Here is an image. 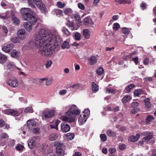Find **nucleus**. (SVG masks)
<instances>
[{
  "label": "nucleus",
  "mask_w": 156,
  "mask_h": 156,
  "mask_svg": "<svg viewBox=\"0 0 156 156\" xmlns=\"http://www.w3.org/2000/svg\"><path fill=\"white\" fill-rule=\"evenodd\" d=\"M47 32L46 28H41L37 33L34 41L30 43H34L39 48L38 52L43 55L50 56L56 53V48L61 39L56 30L54 34H47Z\"/></svg>",
  "instance_id": "1"
},
{
  "label": "nucleus",
  "mask_w": 156,
  "mask_h": 156,
  "mask_svg": "<svg viewBox=\"0 0 156 156\" xmlns=\"http://www.w3.org/2000/svg\"><path fill=\"white\" fill-rule=\"evenodd\" d=\"M75 105H73L69 110L66 112V116H63L60 117V119L63 121L71 123L75 121V115L80 113V111L76 108Z\"/></svg>",
  "instance_id": "2"
},
{
  "label": "nucleus",
  "mask_w": 156,
  "mask_h": 156,
  "mask_svg": "<svg viewBox=\"0 0 156 156\" xmlns=\"http://www.w3.org/2000/svg\"><path fill=\"white\" fill-rule=\"evenodd\" d=\"M21 13L24 20H25L30 21L33 19L34 21H35V17L32 15V12L31 9L28 8H22L21 9Z\"/></svg>",
  "instance_id": "3"
},
{
  "label": "nucleus",
  "mask_w": 156,
  "mask_h": 156,
  "mask_svg": "<svg viewBox=\"0 0 156 156\" xmlns=\"http://www.w3.org/2000/svg\"><path fill=\"white\" fill-rule=\"evenodd\" d=\"M30 21L27 20L28 22L24 23V27L25 29L28 31H30L32 29V26L36 23L37 20L35 18V21H34L33 19H31Z\"/></svg>",
  "instance_id": "4"
},
{
  "label": "nucleus",
  "mask_w": 156,
  "mask_h": 156,
  "mask_svg": "<svg viewBox=\"0 0 156 156\" xmlns=\"http://www.w3.org/2000/svg\"><path fill=\"white\" fill-rule=\"evenodd\" d=\"M42 115L43 119H48L54 115V111L51 110H44L42 112Z\"/></svg>",
  "instance_id": "5"
},
{
  "label": "nucleus",
  "mask_w": 156,
  "mask_h": 156,
  "mask_svg": "<svg viewBox=\"0 0 156 156\" xmlns=\"http://www.w3.org/2000/svg\"><path fill=\"white\" fill-rule=\"evenodd\" d=\"M3 113L7 115L15 116H17L19 115V113L17 111L13 109H5L3 111Z\"/></svg>",
  "instance_id": "6"
},
{
  "label": "nucleus",
  "mask_w": 156,
  "mask_h": 156,
  "mask_svg": "<svg viewBox=\"0 0 156 156\" xmlns=\"http://www.w3.org/2000/svg\"><path fill=\"white\" fill-rule=\"evenodd\" d=\"M83 22L86 26L92 27L94 22L92 19L89 16L85 17L83 20Z\"/></svg>",
  "instance_id": "7"
},
{
  "label": "nucleus",
  "mask_w": 156,
  "mask_h": 156,
  "mask_svg": "<svg viewBox=\"0 0 156 156\" xmlns=\"http://www.w3.org/2000/svg\"><path fill=\"white\" fill-rule=\"evenodd\" d=\"M144 135L145 137L143 138L142 140L144 142L148 141L150 139H152L153 136V134L150 132H145Z\"/></svg>",
  "instance_id": "8"
},
{
  "label": "nucleus",
  "mask_w": 156,
  "mask_h": 156,
  "mask_svg": "<svg viewBox=\"0 0 156 156\" xmlns=\"http://www.w3.org/2000/svg\"><path fill=\"white\" fill-rule=\"evenodd\" d=\"M7 83L11 87H15L18 85V81L16 78H12L9 80Z\"/></svg>",
  "instance_id": "9"
},
{
  "label": "nucleus",
  "mask_w": 156,
  "mask_h": 156,
  "mask_svg": "<svg viewBox=\"0 0 156 156\" xmlns=\"http://www.w3.org/2000/svg\"><path fill=\"white\" fill-rule=\"evenodd\" d=\"M34 3L40 9L44 10L46 7L44 4L43 3L41 0H33Z\"/></svg>",
  "instance_id": "10"
},
{
  "label": "nucleus",
  "mask_w": 156,
  "mask_h": 156,
  "mask_svg": "<svg viewBox=\"0 0 156 156\" xmlns=\"http://www.w3.org/2000/svg\"><path fill=\"white\" fill-rule=\"evenodd\" d=\"M61 127L62 131L65 133L69 131L70 129V126L66 122L62 123Z\"/></svg>",
  "instance_id": "11"
},
{
  "label": "nucleus",
  "mask_w": 156,
  "mask_h": 156,
  "mask_svg": "<svg viewBox=\"0 0 156 156\" xmlns=\"http://www.w3.org/2000/svg\"><path fill=\"white\" fill-rule=\"evenodd\" d=\"M13 47V44L10 43L2 47V49L5 52L8 53L10 52Z\"/></svg>",
  "instance_id": "12"
},
{
  "label": "nucleus",
  "mask_w": 156,
  "mask_h": 156,
  "mask_svg": "<svg viewBox=\"0 0 156 156\" xmlns=\"http://www.w3.org/2000/svg\"><path fill=\"white\" fill-rule=\"evenodd\" d=\"M87 118V117L86 116L85 114L81 115L78 119L81 125L84 124L86 121Z\"/></svg>",
  "instance_id": "13"
},
{
  "label": "nucleus",
  "mask_w": 156,
  "mask_h": 156,
  "mask_svg": "<svg viewBox=\"0 0 156 156\" xmlns=\"http://www.w3.org/2000/svg\"><path fill=\"white\" fill-rule=\"evenodd\" d=\"M27 123L28 127L30 129H33L36 125V122L33 120H28Z\"/></svg>",
  "instance_id": "14"
},
{
  "label": "nucleus",
  "mask_w": 156,
  "mask_h": 156,
  "mask_svg": "<svg viewBox=\"0 0 156 156\" xmlns=\"http://www.w3.org/2000/svg\"><path fill=\"white\" fill-rule=\"evenodd\" d=\"M20 54V51L14 49L11 52V55L13 58H17L19 57Z\"/></svg>",
  "instance_id": "15"
},
{
  "label": "nucleus",
  "mask_w": 156,
  "mask_h": 156,
  "mask_svg": "<svg viewBox=\"0 0 156 156\" xmlns=\"http://www.w3.org/2000/svg\"><path fill=\"white\" fill-rule=\"evenodd\" d=\"M36 143L35 140L33 139H31L28 141V146L31 149L34 148L36 146Z\"/></svg>",
  "instance_id": "16"
},
{
  "label": "nucleus",
  "mask_w": 156,
  "mask_h": 156,
  "mask_svg": "<svg viewBox=\"0 0 156 156\" xmlns=\"http://www.w3.org/2000/svg\"><path fill=\"white\" fill-rule=\"evenodd\" d=\"M140 137V135L138 133L136 134V136H130L129 139V141L134 142L137 141Z\"/></svg>",
  "instance_id": "17"
},
{
  "label": "nucleus",
  "mask_w": 156,
  "mask_h": 156,
  "mask_svg": "<svg viewBox=\"0 0 156 156\" xmlns=\"http://www.w3.org/2000/svg\"><path fill=\"white\" fill-rule=\"evenodd\" d=\"M6 66L8 69L11 70H13L16 67L13 63L12 62H7Z\"/></svg>",
  "instance_id": "18"
},
{
  "label": "nucleus",
  "mask_w": 156,
  "mask_h": 156,
  "mask_svg": "<svg viewBox=\"0 0 156 156\" xmlns=\"http://www.w3.org/2000/svg\"><path fill=\"white\" fill-rule=\"evenodd\" d=\"M90 64L92 65L97 62V58L94 56H91L89 60Z\"/></svg>",
  "instance_id": "19"
},
{
  "label": "nucleus",
  "mask_w": 156,
  "mask_h": 156,
  "mask_svg": "<svg viewBox=\"0 0 156 156\" xmlns=\"http://www.w3.org/2000/svg\"><path fill=\"white\" fill-rule=\"evenodd\" d=\"M25 33V30L24 29H21L18 31L17 34L19 37L21 39H23Z\"/></svg>",
  "instance_id": "20"
},
{
  "label": "nucleus",
  "mask_w": 156,
  "mask_h": 156,
  "mask_svg": "<svg viewBox=\"0 0 156 156\" xmlns=\"http://www.w3.org/2000/svg\"><path fill=\"white\" fill-rule=\"evenodd\" d=\"M56 153L57 156H64V151L63 148L59 149L58 148L56 149Z\"/></svg>",
  "instance_id": "21"
},
{
  "label": "nucleus",
  "mask_w": 156,
  "mask_h": 156,
  "mask_svg": "<svg viewBox=\"0 0 156 156\" xmlns=\"http://www.w3.org/2000/svg\"><path fill=\"white\" fill-rule=\"evenodd\" d=\"M7 58L6 56L0 53V63L3 64L7 60Z\"/></svg>",
  "instance_id": "22"
},
{
  "label": "nucleus",
  "mask_w": 156,
  "mask_h": 156,
  "mask_svg": "<svg viewBox=\"0 0 156 156\" xmlns=\"http://www.w3.org/2000/svg\"><path fill=\"white\" fill-rule=\"evenodd\" d=\"M92 89L94 93L98 91L99 89L98 86L94 82L92 83Z\"/></svg>",
  "instance_id": "23"
},
{
  "label": "nucleus",
  "mask_w": 156,
  "mask_h": 156,
  "mask_svg": "<svg viewBox=\"0 0 156 156\" xmlns=\"http://www.w3.org/2000/svg\"><path fill=\"white\" fill-rule=\"evenodd\" d=\"M115 2L120 4H125L126 3L129 4L131 3L130 1L127 0H115Z\"/></svg>",
  "instance_id": "24"
},
{
  "label": "nucleus",
  "mask_w": 156,
  "mask_h": 156,
  "mask_svg": "<svg viewBox=\"0 0 156 156\" xmlns=\"http://www.w3.org/2000/svg\"><path fill=\"white\" fill-rule=\"evenodd\" d=\"M106 134L108 136H110L115 137L116 136L117 133L110 129L107 130Z\"/></svg>",
  "instance_id": "25"
},
{
  "label": "nucleus",
  "mask_w": 156,
  "mask_h": 156,
  "mask_svg": "<svg viewBox=\"0 0 156 156\" xmlns=\"http://www.w3.org/2000/svg\"><path fill=\"white\" fill-rule=\"evenodd\" d=\"M63 12L65 15H69L73 13V11L71 9L67 8L64 9Z\"/></svg>",
  "instance_id": "26"
},
{
  "label": "nucleus",
  "mask_w": 156,
  "mask_h": 156,
  "mask_svg": "<svg viewBox=\"0 0 156 156\" xmlns=\"http://www.w3.org/2000/svg\"><path fill=\"white\" fill-rule=\"evenodd\" d=\"M55 145L56 146V149L58 148L59 149L63 148L62 147L64 146V145L63 143L58 141H55Z\"/></svg>",
  "instance_id": "27"
},
{
  "label": "nucleus",
  "mask_w": 156,
  "mask_h": 156,
  "mask_svg": "<svg viewBox=\"0 0 156 156\" xmlns=\"http://www.w3.org/2000/svg\"><path fill=\"white\" fill-rule=\"evenodd\" d=\"M150 100L149 98H145L144 100L145 105L148 108H151V104L150 103Z\"/></svg>",
  "instance_id": "28"
},
{
  "label": "nucleus",
  "mask_w": 156,
  "mask_h": 156,
  "mask_svg": "<svg viewBox=\"0 0 156 156\" xmlns=\"http://www.w3.org/2000/svg\"><path fill=\"white\" fill-rule=\"evenodd\" d=\"M131 99L132 98L130 95H126L122 99V102L123 103H126Z\"/></svg>",
  "instance_id": "29"
},
{
  "label": "nucleus",
  "mask_w": 156,
  "mask_h": 156,
  "mask_svg": "<svg viewBox=\"0 0 156 156\" xmlns=\"http://www.w3.org/2000/svg\"><path fill=\"white\" fill-rule=\"evenodd\" d=\"M61 122V121L59 120H56L55 121V124L54 125H50L51 128H55L58 129V126L59 124Z\"/></svg>",
  "instance_id": "30"
},
{
  "label": "nucleus",
  "mask_w": 156,
  "mask_h": 156,
  "mask_svg": "<svg viewBox=\"0 0 156 156\" xmlns=\"http://www.w3.org/2000/svg\"><path fill=\"white\" fill-rule=\"evenodd\" d=\"M143 91L140 89H137L135 90L134 92V94L135 96H138L140 95L143 93Z\"/></svg>",
  "instance_id": "31"
},
{
  "label": "nucleus",
  "mask_w": 156,
  "mask_h": 156,
  "mask_svg": "<svg viewBox=\"0 0 156 156\" xmlns=\"http://www.w3.org/2000/svg\"><path fill=\"white\" fill-rule=\"evenodd\" d=\"M67 26L70 28L72 30H76L78 28V27L75 26L74 23L67 24Z\"/></svg>",
  "instance_id": "32"
},
{
  "label": "nucleus",
  "mask_w": 156,
  "mask_h": 156,
  "mask_svg": "<svg viewBox=\"0 0 156 156\" xmlns=\"http://www.w3.org/2000/svg\"><path fill=\"white\" fill-rule=\"evenodd\" d=\"M83 35L87 39H88L90 37V34L89 33V30L87 29H84L83 30Z\"/></svg>",
  "instance_id": "33"
},
{
  "label": "nucleus",
  "mask_w": 156,
  "mask_h": 156,
  "mask_svg": "<svg viewBox=\"0 0 156 156\" xmlns=\"http://www.w3.org/2000/svg\"><path fill=\"white\" fill-rule=\"evenodd\" d=\"M104 70L102 67H100L97 69L96 73L98 75H101L104 73Z\"/></svg>",
  "instance_id": "34"
},
{
  "label": "nucleus",
  "mask_w": 156,
  "mask_h": 156,
  "mask_svg": "<svg viewBox=\"0 0 156 156\" xmlns=\"http://www.w3.org/2000/svg\"><path fill=\"white\" fill-rule=\"evenodd\" d=\"M105 92L106 93H111L112 94H115L116 93V91L113 89L109 88H107L105 89Z\"/></svg>",
  "instance_id": "35"
},
{
  "label": "nucleus",
  "mask_w": 156,
  "mask_h": 156,
  "mask_svg": "<svg viewBox=\"0 0 156 156\" xmlns=\"http://www.w3.org/2000/svg\"><path fill=\"white\" fill-rule=\"evenodd\" d=\"M61 47L63 49L69 48V42L66 41H64L63 43L62 44Z\"/></svg>",
  "instance_id": "36"
},
{
  "label": "nucleus",
  "mask_w": 156,
  "mask_h": 156,
  "mask_svg": "<svg viewBox=\"0 0 156 156\" xmlns=\"http://www.w3.org/2000/svg\"><path fill=\"white\" fill-rule=\"evenodd\" d=\"M56 5L57 6L60 8H63L66 5L65 3H62L61 2H57Z\"/></svg>",
  "instance_id": "37"
},
{
  "label": "nucleus",
  "mask_w": 156,
  "mask_h": 156,
  "mask_svg": "<svg viewBox=\"0 0 156 156\" xmlns=\"http://www.w3.org/2000/svg\"><path fill=\"white\" fill-rule=\"evenodd\" d=\"M58 136L57 134L53 133L51 134L49 137V139L51 141H53L55 140L58 137Z\"/></svg>",
  "instance_id": "38"
},
{
  "label": "nucleus",
  "mask_w": 156,
  "mask_h": 156,
  "mask_svg": "<svg viewBox=\"0 0 156 156\" xmlns=\"http://www.w3.org/2000/svg\"><path fill=\"white\" fill-rule=\"evenodd\" d=\"M12 20L13 23L15 25H17L20 23V20L17 17L15 16H13L12 17Z\"/></svg>",
  "instance_id": "39"
},
{
  "label": "nucleus",
  "mask_w": 156,
  "mask_h": 156,
  "mask_svg": "<svg viewBox=\"0 0 156 156\" xmlns=\"http://www.w3.org/2000/svg\"><path fill=\"white\" fill-rule=\"evenodd\" d=\"M66 136L68 139L72 140L74 138L75 135L73 133H68L66 134Z\"/></svg>",
  "instance_id": "40"
},
{
  "label": "nucleus",
  "mask_w": 156,
  "mask_h": 156,
  "mask_svg": "<svg viewBox=\"0 0 156 156\" xmlns=\"http://www.w3.org/2000/svg\"><path fill=\"white\" fill-rule=\"evenodd\" d=\"M62 31L65 34L66 36H69L71 34V33L65 27H63L62 29Z\"/></svg>",
  "instance_id": "41"
},
{
  "label": "nucleus",
  "mask_w": 156,
  "mask_h": 156,
  "mask_svg": "<svg viewBox=\"0 0 156 156\" xmlns=\"http://www.w3.org/2000/svg\"><path fill=\"white\" fill-rule=\"evenodd\" d=\"M24 146L20 144H18L16 147V149L18 151H21L23 150Z\"/></svg>",
  "instance_id": "42"
},
{
  "label": "nucleus",
  "mask_w": 156,
  "mask_h": 156,
  "mask_svg": "<svg viewBox=\"0 0 156 156\" xmlns=\"http://www.w3.org/2000/svg\"><path fill=\"white\" fill-rule=\"evenodd\" d=\"M55 12L56 15L58 16H60L63 13L62 10L59 9H55Z\"/></svg>",
  "instance_id": "43"
},
{
  "label": "nucleus",
  "mask_w": 156,
  "mask_h": 156,
  "mask_svg": "<svg viewBox=\"0 0 156 156\" xmlns=\"http://www.w3.org/2000/svg\"><path fill=\"white\" fill-rule=\"evenodd\" d=\"M52 63V61L51 60H48L45 63V67L46 69L48 68L51 66Z\"/></svg>",
  "instance_id": "44"
},
{
  "label": "nucleus",
  "mask_w": 156,
  "mask_h": 156,
  "mask_svg": "<svg viewBox=\"0 0 156 156\" xmlns=\"http://www.w3.org/2000/svg\"><path fill=\"white\" fill-rule=\"evenodd\" d=\"M101 140L103 142L106 140L107 139V137L105 134H101L100 136Z\"/></svg>",
  "instance_id": "45"
},
{
  "label": "nucleus",
  "mask_w": 156,
  "mask_h": 156,
  "mask_svg": "<svg viewBox=\"0 0 156 156\" xmlns=\"http://www.w3.org/2000/svg\"><path fill=\"white\" fill-rule=\"evenodd\" d=\"M120 27V25L119 23H115L114 24L113 28L115 30H117Z\"/></svg>",
  "instance_id": "46"
},
{
  "label": "nucleus",
  "mask_w": 156,
  "mask_h": 156,
  "mask_svg": "<svg viewBox=\"0 0 156 156\" xmlns=\"http://www.w3.org/2000/svg\"><path fill=\"white\" fill-rule=\"evenodd\" d=\"M123 33L125 34H128L129 33V29L126 27L123 28L122 29Z\"/></svg>",
  "instance_id": "47"
},
{
  "label": "nucleus",
  "mask_w": 156,
  "mask_h": 156,
  "mask_svg": "<svg viewBox=\"0 0 156 156\" xmlns=\"http://www.w3.org/2000/svg\"><path fill=\"white\" fill-rule=\"evenodd\" d=\"M74 37L76 40L79 41L80 39V35L78 33H76L74 35Z\"/></svg>",
  "instance_id": "48"
},
{
  "label": "nucleus",
  "mask_w": 156,
  "mask_h": 156,
  "mask_svg": "<svg viewBox=\"0 0 156 156\" xmlns=\"http://www.w3.org/2000/svg\"><path fill=\"white\" fill-rule=\"evenodd\" d=\"M135 86L134 84H131L128 85L126 88V90L127 91H129V90L135 87Z\"/></svg>",
  "instance_id": "49"
},
{
  "label": "nucleus",
  "mask_w": 156,
  "mask_h": 156,
  "mask_svg": "<svg viewBox=\"0 0 156 156\" xmlns=\"http://www.w3.org/2000/svg\"><path fill=\"white\" fill-rule=\"evenodd\" d=\"M52 81L53 79L52 78H50L46 80L45 83L46 85H49L52 83Z\"/></svg>",
  "instance_id": "50"
},
{
  "label": "nucleus",
  "mask_w": 156,
  "mask_h": 156,
  "mask_svg": "<svg viewBox=\"0 0 156 156\" xmlns=\"http://www.w3.org/2000/svg\"><path fill=\"white\" fill-rule=\"evenodd\" d=\"M25 112H29L30 113H32L33 112V109L31 107H27L24 110Z\"/></svg>",
  "instance_id": "51"
},
{
  "label": "nucleus",
  "mask_w": 156,
  "mask_h": 156,
  "mask_svg": "<svg viewBox=\"0 0 156 156\" xmlns=\"http://www.w3.org/2000/svg\"><path fill=\"white\" fill-rule=\"evenodd\" d=\"M139 105V103L138 102L134 101L132 103L131 106L133 108H135L138 107Z\"/></svg>",
  "instance_id": "52"
},
{
  "label": "nucleus",
  "mask_w": 156,
  "mask_h": 156,
  "mask_svg": "<svg viewBox=\"0 0 156 156\" xmlns=\"http://www.w3.org/2000/svg\"><path fill=\"white\" fill-rule=\"evenodd\" d=\"M80 87V85L79 84H76L74 85H72L71 86V88L74 89L75 90H76Z\"/></svg>",
  "instance_id": "53"
},
{
  "label": "nucleus",
  "mask_w": 156,
  "mask_h": 156,
  "mask_svg": "<svg viewBox=\"0 0 156 156\" xmlns=\"http://www.w3.org/2000/svg\"><path fill=\"white\" fill-rule=\"evenodd\" d=\"M90 114V111L88 109H85L84 111L83 114H85L86 116L88 118L89 116V115Z\"/></svg>",
  "instance_id": "54"
},
{
  "label": "nucleus",
  "mask_w": 156,
  "mask_h": 156,
  "mask_svg": "<svg viewBox=\"0 0 156 156\" xmlns=\"http://www.w3.org/2000/svg\"><path fill=\"white\" fill-rule=\"evenodd\" d=\"M140 6L142 9L144 10L147 8V4L146 3L143 2L141 4Z\"/></svg>",
  "instance_id": "55"
},
{
  "label": "nucleus",
  "mask_w": 156,
  "mask_h": 156,
  "mask_svg": "<svg viewBox=\"0 0 156 156\" xmlns=\"http://www.w3.org/2000/svg\"><path fill=\"white\" fill-rule=\"evenodd\" d=\"M78 7L80 9L83 10L85 9V6L84 5L81 3H79L78 4Z\"/></svg>",
  "instance_id": "56"
},
{
  "label": "nucleus",
  "mask_w": 156,
  "mask_h": 156,
  "mask_svg": "<svg viewBox=\"0 0 156 156\" xmlns=\"http://www.w3.org/2000/svg\"><path fill=\"white\" fill-rule=\"evenodd\" d=\"M28 2L30 5L31 6V7L34 8H35V6L33 4L32 1V0H27Z\"/></svg>",
  "instance_id": "57"
},
{
  "label": "nucleus",
  "mask_w": 156,
  "mask_h": 156,
  "mask_svg": "<svg viewBox=\"0 0 156 156\" xmlns=\"http://www.w3.org/2000/svg\"><path fill=\"white\" fill-rule=\"evenodd\" d=\"M1 138H9V136L6 133H3L1 135Z\"/></svg>",
  "instance_id": "58"
},
{
  "label": "nucleus",
  "mask_w": 156,
  "mask_h": 156,
  "mask_svg": "<svg viewBox=\"0 0 156 156\" xmlns=\"http://www.w3.org/2000/svg\"><path fill=\"white\" fill-rule=\"evenodd\" d=\"M46 156H55V155L53 153H52V150H49V153L46 154Z\"/></svg>",
  "instance_id": "59"
},
{
  "label": "nucleus",
  "mask_w": 156,
  "mask_h": 156,
  "mask_svg": "<svg viewBox=\"0 0 156 156\" xmlns=\"http://www.w3.org/2000/svg\"><path fill=\"white\" fill-rule=\"evenodd\" d=\"M33 132L36 134H38L39 132L40 129H39L33 128Z\"/></svg>",
  "instance_id": "60"
},
{
  "label": "nucleus",
  "mask_w": 156,
  "mask_h": 156,
  "mask_svg": "<svg viewBox=\"0 0 156 156\" xmlns=\"http://www.w3.org/2000/svg\"><path fill=\"white\" fill-rule=\"evenodd\" d=\"M11 40L14 43H16L18 41V38L16 37L12 38Z\"/></svg>",
  "instance_id": "61"
},
{
  "label": "nucleus",
  "mask_w": 156,
  "mask_h": 156,
  "mask_svg": "<svg viewBox=\"0 0 156 156\" xmlns=\"http://www.w3.org/2000/svg\"><path fill=\"white\" fill-rule=\"evenodd\" d=\"M149 59L148 58H147L145 59L144 60V65H148L149 63Z\"/></svg>",
  "instance_id": "62"
},
{
  "label": "nucleus",
  "mask_w": 156,
  "mask_h": 156,
  "mask_svg": "<svg viewBox=\"0 0 156 156\" xmlns=\"http://www.w3.org/2000/svg\"><path fill=\"white\" fill-rule=\"evenodd\" d=\"M146 119L148 121H150L154 119V118L153 116L150 115H148L147 118Z\"/></svg>",
  "instance_id": "63"
},
{
  "label": "nucleus",
  "mask_w": 156,
  "mask_h": 156,
  "mask_svg": "<svg viewBox=\"0 0 156 156\" xmlns=\"http://www.w3.org/2000/svg\"><path fill=\"white\" fill-rule=\"evenodd\" d=\"M73 156H82L81 153L80 152H75L73 155Z\"/></svg>",
  "instance_id": "64"
}]
</instances>
